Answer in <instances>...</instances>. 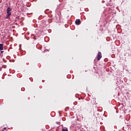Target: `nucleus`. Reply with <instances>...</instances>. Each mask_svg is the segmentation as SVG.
I'll list each match as a JSON object with an SVG mask.
<instances>
[{"label": "nucleus", "instance_id": "obj_1", "mask_svg": "<svg viewBox=\"0 0 131 131\" xmlns=\"http://www.w3.org/2000/svg\"><path fill=\"white\" fill-rule=\"evenodd\" d=\"M101 58H102V53L99 52L97 55V61H100V60H101Z\"/></svg>", "mask_w": 131, "mask_h": 131}, {"label": "nucleus", "instance_id": "obj_2", "mask_svg": "<svg viewBox=\"0 0 131 131\" xmlns=\"http://www.w3.org/2000/svg\"><path fill=\"white\" fill-rule=\"evenodd\" d=\"M81 23V21H80V19H76L75 21V24H76V25H80Z\"/></svg>", "mask_w": 131, "mask_h": 131}, {"label": "nucleus", "instance_id": "obj_3", "mask_svg": "<svg viewBox=\"0 0 131 131\" xmlns=\"http://www.w3.org/2000/svg\"><path fill=\"white\" fill-rule=\"evenodd\" d=\"M11 15H12V13H11V12H7V15L6 16V19H9V18H10V16H11Z\"/></svg>", "mask_w": 131, "mask_h": 131}, {"label": "nucleus", "instance_id": "obj_4", "mask_svg": "<svg viewBox=\"0 0 131 131\" xmlns=\"http://www.w3.org/2000/svg\"><path fill=\"white\" fill-rule=\"evenodd\" d=\"M4 50V45L0 43V50L3 51Z\"/></svg>", "mask_w": 131, "mask_h": 131}, {"label": "nucleus", "instance_id": "obj_5", "mask_svg": "<svg viewBox=\"0 0 131 131\" xmlns=\"http://www.w3.org/2000/svg\"><path fill=\"white\" fill-rule=\"evenodd\" d=\"M12 11V9H11V8H10V7H8L7 12H10V11Z\"/></svg>", "mask_w": 131, "mask_h": 131}, {"label": "nucleus", "instance_id": "obj_6", "mask_svg": "<svg viewBox=\"0 0 131 131\" xmlns=\"http://www.w3.org/2000/svg\"><path fill=\"white\" fill-rule=\"evenodd\" d=\"M62 131H68V129L67 128H62Z\"/></svg>", "mask_w": 131, "mask_h": 131}, {"label": "nucleus", "instance_id": "obj_7", "mask_svg": "<svg viewBox=\"0 0 131 131\" xmlns=\"http://www.w3.org/2000/svg\"><path fill=\"white\" fill-rule=\"evenodd\" d=\"M1 131H7L6 128H4V129H3Z\"/></svg>", "mask_w": 131, "mask_h": 131}, {"label": "nucleus", "instance_id": "obj_8", "mask_svg": "<svg viewBox=\"0 0 131 131\" xmlns=\"http://www.w3.org/2000/svg\"><path fill=\"white\" fill-rule=\"evenodd\" d=\"M1 53H4V51H1Z\"/></svg>", "mask_w": 131, "mask_h": 131}]
</instances>
